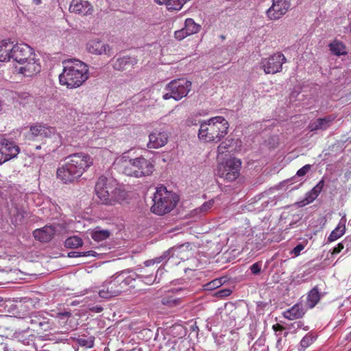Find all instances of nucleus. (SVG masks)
Wrapping results in <instances>:
<instances>
[{"label":"nucleus","instance_id":"nucleus-1","mask_svg":"<svg viewBox=\"0 0 351 351\" xmlns=\"http://www.w3.org/2000/svg\"><path fill=\"white\" fill-rule=\"evenodd\" d=\"M93 165V158L89 154L75 153L69 155L65 164L57 169V177L65 184L72 183Z\"/></svg>","mask_w":351,"mask_h":351},{"label":"nucleus","instance_id":"nucleus-2","mask_svg":"<svg viewBox=\"0 0 351 351\" xmlns=\"http://www.w3.org/2000/svg\"><path fill=\"white\" fill-rule=\"evenodd\" d=\"M64 64L63 71L59 75L60 84L68 88H76L88 79V67L84 62L73 59L65 61Z\"/></svg>","mask_w":351,"mask_h":351},{"label":"nucleus","instance_id":"nucleus-3","mask_svg":"<svg viewBox=\"0 0 351 351\" xmlns=\"http://www.w3.org/2000/svg\"><path fill=\"white\" fill-rule=\"evenodd\" d=\"M95 192L99 203L108 206L115 205L124 199V191L117 187L116 182L101 176L96 182Z\"/></svg>","mask_w":351,"mask_h":351},{"label":"nucleus","instance_id":"nucleus-4","mask_svg":"<svg viewBox=\"0 0 351 351\" xmlns=\"http://www.w3.org/2000/svg\"><path fill=\"white\" fill-rule=\"evenodd\" d=\"M229 124L223 117H212L200 123L198 137L206 143L219 142L228 133Z\"/></svg>","mask_w":351,"mask_h":351},{"label":"nucleus","instance_id":"nucleus-5","mask_svg":"<svg viewBox=\"0 0 351 351\" xmlns=\"http://www.w3.org/2000/svg\"><path fill=\"white\" fill-rule=\"evenodd\" d=\"M36 54L34 49L25 43L13 45L7 40L0 42V62L10 61L19 64Z\"/></svg>","mask_w":351,"mask_h":351},{"label":"nucleus","instance_id":"nucleus-6","mask_svg":"<svg viewBox=\"0 0 351 351\" xmlns=\"http://www.w3.org/2000/svg\"><path fill=\"white\" fill-rule=\"evenodd\" d=\"M154 204L151 207L153 213L163 215L171 212L177 205L178 197L172 191H167L164 186L157 187L153 197Z\"/></svg>","mask_w":351,"mask_h":351},{"label":"nucleus","instance_id":"nucleus-7","mask_svg":"<svg viewBox=\"0 0 351 351\" xmlns=\"http://www.w3.org/2000/svg\"><path fill=\"white\" fill-rule=\"evenodd\" d=\"M154 170V162L143 156L130 159L128 162H125L123 167L124 174L135 178L150 176Z\"/></svg>","mask_w":351,"mask_h":351},{"label":"nucleus","instance_id":"nucleus-8","mask_svg":"<svg viewBox=\"0 0 351 351\" xmlns=\"http://www.w3.org/2000/svg\"><path fill=\"white\" fill-rule=\"evenodd\" d=\"M60 134L54 127L41 123L31 125L25 135L28 141L40 142V145L36 146V149H40L41 145L45 144L47 139L60 138Z\"/></svg>","mask_w":351,"mask_h":351},{"label":"nucleus","instance_id":"nucleus-9","mask_svg":"<svg viewBox=\"0 0 351 351\" xmlns=\"http://www.w3.org/2000/svg\"><path fill=\"white\" fill-rule=\"evenodd\" d=\"M241 161L236 158H230L217 165V174L228 182L234 181L240 176Z\"/></svg>","mask_w":351,"mask_h":351},{"label":"nucleus","instance_id":"nucleus-10","mask_svg":"<svg viewBox=\"0 0 351 351\" xmlns=\"http://www.w3.org/2000/svg\"><path fill=\"white\" fill-rule=\"evenodd\" d=\"M192 83L191 81L184 80H174L171 81L166 88L169 90L163 95L164 99L173 98L176 101L180 100L186 97L191 90Z\"/></svg>","mask_w":351,"mask_h":351},{"label":"nucleus","instance_id":"nucleus-11","mask_svg":"<svg viewBox=\"0 0 351 351\" xmlns=\"http://www.w3.org/2000/svg\"><path fill=\"white\" fill-rule=\"evenodd\" d=\"M41 68V62L36 53L19 64H14L15 71L24 77L36 75L40 72Z\"/></svg>","mask_w":351,"mask_h":351},{"label":"nucleus","instance_id":"nucleus-12","mask_svg":"<svg viewBox=\"0 0 351 351\" xmlns=\"http://www.w3.org/2000/svg\"><path fill=\"white\" fill-rule=\"evenodd\" d=\"M121 282V280L117 278V276L106 280L99 291V297L104 299H110L121 294L123 291Z\"/></svg>","mask_w":351,"mask_h":351},{"label":"nucleus","instance_id":"nucleus-13","mask_svg":"<svg viewBox=\"0 0 351 351\" xmlns=\"http://www.w3.org/2000/svg\"><path fill=\"white\" fill-rule=\"evenodd\" d=\"M286 62L285 56L276 53L268 58L262 60L261 66L266 74H275L282 71V64Z\"/></svg>","mask_w":351,"mask_h":351},{"label":"nucleus","instance_id":"nucleus-14","mask_svg":"<svg viewBox=\"0 0 351 351\" xmlns=\"http://www.w3.org/2000/svg\"><path fill=\"white\" fill-rule=\"evenodd\" d=\"M291 0H272V5L266 11L270 20H277L285 15L291 7Z\"/></svg>","mask_w":351,"mask_h":351},{"label":"nucleus","instance_id":"nucleus-15","mask_svg":"<svg viewBox=\"0 0 351 351\" xmlns=\"http://www.w3.org/2000/svg\"><path fill=\"white\" fill-rule=\"evenodd\" d=\"M20 149L13 141L3 139L0 142V165L16 157Z\"/></svg>","mask_w":351,"mask_h":351},{"label":"nucleus","instance_id":"nucleus-16","mask_svg":"<svg viewBox=\"0 0 351 351\" xmlns=\"http://www.w3.org/2000/svg\"><path fill=\"white\" fill-rule=\"evenodd\" d=\"M169 139L167 132L155 129L149 134V142L147 147L149 149H158L165 146Z\"/></svg>","mask_w":351,"mask_h":351},{"label":"nucleus","instance_id":"nucleus-17","mask_svg":"<svg viewBox=\"0 0 351 351\" xmlns=\"http://www.w3.org/2000/svg\"><path fill=\"white\" fill-rule=\"evenodd\" d=\"M87 51L93 54L111 56V48L99 38L90 40L86 44Z\"/></svg>","mask_w":351,"mask_h":351},{"label":"nucleus","instance_id":"nucleus-18","mask_svg":"<svg viewBox=\"0 0 351 351\" xmlns=\"http://www.w3.org/2000/svg\"><path fill=\"white\" fill-rule=\"evenodd\" d=\"M69 10L72 13L86 16L92 14L93 7L86 1L72 0L69 5Z\"/></svg>","mask_w":351,"mask_h":351},{"label":"nucleus","instance_id":"nucleus-19","mask_svg":"<svg viewBox=\"0 0 351 351\" xmlns=\"http://www.w3.org/2000/svg\"><path fill=\"white\" fill-rule=\"evenodd\" d=\"M56 231L54 226H45L42 228L35 230L33 232V236L35 239L40 242L47 243L53 239Z\"/></svg>","mask_w":351,"mask_h":351},{"label":"nucleus","instance_id":"nucleus-20","mask_svg":"<svg viewBox=\"0 0 351 351\" xmlns=\"http://www.w3.org/2000/svg\"><path fill=\"white\" fill-rule=\"evenodd\" d=\"M335 118L336 117L333 114H330L323 118H319L314 121H311L308 124V128L311 132L319 130H326L331 125Z\"/></svg>","mask_w":351,"mask_h":351},{"label":"nucleus","instance_id":"nucleus-21","mask_svg":"<svg viewBox=\"0 0 351 351\" xmlns=\"http://www.w3.org/2000/svg\"><path fill=\"white\" fill-rule=\"evenodd\" d=\"M239 143L238 139L230 137L226 138L217 147V155L236 152L239 147Z\"/></svg>","mask_w":351,"mask_h":351},{"label":"nucleus","instance_id":"nucleus-22","mask_svg":"<svg viewBox=\"0 0 351 351\" xmlns=\"http://www.w3.org/2000/svg\"><path fill=\"white\" fill-rule=\"evenodd\" d=\"M138 63V60L132 56L119 58L114 63V68L119 71L130 70Z\"/></svg>","mask_w":351,"mask_h":351},{"label":"nucleus","instance_id":"nucleus-23","mask_svg":"<svg viewBox=\"0 0 351 351\" xmlns=\"http://www.w3.org/2000/svg\"><path fill=\"white\" fill-rule=\"evenodd\" d=\"M306 313V310L302 303H296L291 308L285 311L282 316L289 320H295L302 318Z\"/></svg>","mask_w":351,"mask_h":351},{"label":"nucleus","instance_id":"nucleus-24","mask_svg":"<svg viewBox=\"0 0 351 351\" xmlns=\"http://www.w3.org/2000/svg\"><path fill=\"white\" fill-rule=\"evenodd\" d=\"M324 179H322L315 186L306 193L305 198L302 202L303 205H306L313 202L319 196L324 188Z\"/></svg>","mask_w":351,"mask_h":351},{"label":"nucleus","instance_id":"nucleus-25","mask_svg":"<svg viewBox=\"0 0 351 351\" xmlns=\"http://www.w3.org/2000/svg\"><path fill=\"white\" fill-rule=\"evenodd\" d=\"M190 0H155L158 5H165L169 11H179Z\"/></svg>","mask_w":351,"mask_h":351},{"label":"nucleus","instance_id":"nucleus-26","mask_svg":"<svg viewBox=\"0 0 351 351\" xmlns=\"http://www.w3.org/2000/svg\"><path fill=\"white\" fill-rule=\"evenodd\" d=\"M346 220L341 219L337 226L333 230L328 237V242H333L341 237L346 232Z\"/></svg>","mask_w":351,"mask_h":351},{"label":"nucleus","instance_id":"nucleus-27","mask_svg":"<svg viewBox=\"0 0 351 351\" xmlns=\"http://www.w3.org/2000/svg\"><path fill=\"white\" fill-rule=\"evenodd\" d=\"M328 47L331 53L337 56H345L348 53L346 46L340 40H333Z\"/></svg>","mask_w":351,"mask_h":351},{"label":"nucleus","instance_id":"nucleus-28","mask_svg":"<svg viewBox=\"0 0 351 351\" xmlns=\"http://www.w3.org/2000/svg\"><path fill=\"white\" fill-rule=\"evenodd\" d=\"M321 295L317 287H313L307 295L306 304L309 308H313L319 302Z\"/></svg>","mask_w":351,"mask_h":351},{"label":"nucleus","instance_id":"nucleus-29","mask_svg":"<svg viewBox=\"0 0 351 351\" xmlns=\"http://www.w3.org/2000/svg\"><path fill=\"white\" fill-rule=\"evenodd\" d=\"M185 31L190 35L197 33L201 26L196 23L193 19L188 18L185 20L184 23Z\"/></svg>","mask_w":351,"mask_h":351},{"label":"nucleus","instance_id":"nucleus-30","mask_svg":"<svg viewBox=\"0 0 351 351\" xmlns=\"http://www.w3.org/2000/svg\"><path fill=\"white\" fill-rule=\"evenodd\" d=\"M161 303L164 306L171 308L180 305L182 303V300L180 298L173 295H165L162 298Z\"/></svg>","mask_w":351,"mask_h":351},{"label":"nucleus","instance_id":"nucleus-31","mask_svg":"<svg viewBox=\"0 0 351 351\" xmlns=\"http://www.w3.org/2000/svg\"><path fill=\"white\" fill-rule=\"evenodd\" d=\"M82 239L77 236L67 238L64 241V245L67 248H77L82 246Z\"/></svg>","mask_w":351,"mask_h":351},{"label":"nucleus","instance_id":"nucleus-32","mask_svg":"<svg viewBox=\"0 0 351 351\" xmlns=\"http://www.w3.org/2000/svg\"><path fill=\"white\" fill-rule=\"evenodd\" d=\"M110 235L108 230H95L91 234V237L96 241H101L108 239Z\"/></svg>","mask_w":351,"mask_h":351},{"label":"nucleus","instance_id":"nucleus-33","mask_svg":"<svg viewBox=\"0 0 351 351\" xmlns=\"http://www.w3.org/2000/svg\"><path fill=\"white\" fill-rule=\"evenodd\" d=\"M315 340V336L310 332L307 333L300 341V345L302 350H306L308 347L312 345Z\"/></svg>","mask_w":351,"mask_h":351},{"label":"nucleus","instance_id":"nucleus-34","mask_svg":"<svg viewBox=\"0 0 351 351\" xmlns=\"http://www.w3.org/2000/svg\"><path fill=\"white\" fill-rule=\"evenodd\" d=\"M117 277V278H120L121 280V286L123 291L127 286H130V287H134V285L133 282L134 281H135V278L133 276H128L124 278L123 275H119Z\"/></svg>","mask_w":351,"mask_h":351},{"label":"nucleus","instance_id":"nucleus-35","mask_svg":"<svg viewBox=\"0 0 351 351\" xmlns=\"http://www.w3.org/2000/svg\"><path fill=\"white\" fill-rule=\"evenodd\" d=\"M97 252L93 250H89L86 252H70L68 253V257L70 258H78V257H84V256H96Z\"/></svg>","mask_w":351,"mask_h":351},{"label":"nucleus","instance_id":"nucleus-36","mask_svg":"<svg viewBox=\"0 0 351 351\" xmlns=\"http://www.w3.org/2000/svg\"><path fill=\"white\" fill-rule=\"evenodd\" d=\"M223 282L222 278H216L204 285V289L212 291L219 288L223 285Z\"/></svg>","mask_w":351,"mask_h":351},{"label":"nucleus","instance_id":"nucleus-37","mask_svg":"<svg viewBox=\"0 0 351 351\" xmlns=\"http://www.w3.org/2000/svg\"><path fill=\"white\" fill-rule=\"evenodd\" d=\"M77 343L81 346H86V348H91L94 346V338L90 337L86 339L85 337H79L77 339Z\"/></svg>","mask_w":351,"mask_h":351},{"label":"nucleus","instance_id":"nucleus-38","mask_svg":"<svg viewBox=\"0 0 351 351\" xmlns=\"http://www.w3.org/2000/svg\"><path fill=\"white\" fill-rule=\"evenodd\" d=\"M232 290L230 289H222L215 292L213 295L219 299H224L232 293Z\"/></svg>","mask_w":351,"mask_h":351},{"label":"nucleus","instance_id":"nucleus-39","mask_svg":"<svg viewBox=\"0 0 351 351\" xmlns=\"http://www.w3.org/2000/svg\"><path fill=\"white\" fill-rule=\"evenodd\" d=\"M304 326V323L301 321L295 322L288 325V329L290 330L291 333H296L298 330L302 328Z\"/></svg>","mask_w":351,"mask_h":351},{"label":"nucleus","instance_id":"nucleus-40","mask_svg":"<svg viewBox=\"0 0 351 351\" xmlns=\"http://www.w3.org/2000/svg\"><path fill=\"white\" fill-rule=\"evenodd\" d=\"M71 316V313L69 311H65L63 313H59L57 315V318L60 324H65L69 318Z\"/></svg>","mask_w":351,"mask_h":351},{"label":"nucleus","instance_id":"nucleus-41","mask_svg":"<svg viewBox=\"0 0 351 351\" xmlns=\"http://www.w3.org/2000/svg\"><path fill=\"white\" fill-rule=\"evenodd\" d=\"M188 36L189 34L185 31L184 27L174 32V37L178 40H182Z\"/></svg>","mask_w":351,"mask_h":351},{"label":"nucleus","instance_id":"nucleus-42","mask_svg":"<svg viewBox=\"0 0 351 351\" xmlns=\"http://www.w3.org/2000/svg\"><path fill=\"white\" fill-rule=\"evenodd\" d=\"M214 203L213 199H210L208 202H204L199 208L200 211L204 213L208 211L213 206Z\"/></svg>","mask_w":351,"mask_h":351},{"label":"nucleus","instance_id":"nucleus-43","mask_svg":"<svg viewBox=\"0 0 351 351\" xmlns=\"http://www.w3.org/2000/svg\"><path fill=\"white\" fill-rule=\"evenodd\" d=\"M311 165H305L302 168L298 170L296 172V176L298 177H302L304 176L311 169Z\"/></svg>","mask_w":351,"mask_h":351},{"label":"nucleus","instance_id":"nucleus-44","mask_svg":"<svg viewBox=\"0 0 351 351\" xmlns=\"http://www.w3.org/2000/svg\"><path fill=\"white\" fill-rule=\"evenodd\" d=\"M262 263L261 262H256L250 266L251 272L254 274H258L261 271Z\"/></svg>","mask_w":351,"mask_h":351},{"label":"nucleus","instance_id":"nucleus-45","mask_svg":"<svg viewBox=\"0 0 351 351\" xmlns=\"http://www.w3.org/2000/svg\"><path fill=\"white\" fill-rule=\"evenodd\" d=\"M304 248V246L302 244H298L293 249L291 253L293 254L295 256H298L300 255V252L303 250Z\"/></svg>","mask_w":351,"mask_h":351},{"label":"nucleus","instance_id":"nucleus-46","mask_svg":"<svg viewBox=\"0 0 351 351\" xmlns=\"http://www.w3.org/2000/svg\"><path fill=\"white\" fill-rule=\"evenodd\" d=\"M156 276H155L153 278V276L152 275H149V276H145L143 281L147 285H152L156 282Z\"/></svg>","mask_w":351,"mask_h":351},{"label":"nucleus","instance_id":"nucleus-47","mask_svg":"<svg viewBox=\"0 0 351 351\" xmlns=\"http://www.w3.org/2000/svg\"><path fill=\"white\" fill-rule=\"evenodd\" d=\"M344 248V245L342 243H339L337 245L333 248L332 254H337L341 252V250Z\"/></svg>","mask_w":351,"mask_h":351},{"label":"nucleus","instance_id":"nucleus-48","mask_svg":"<svg viewBox=\"0 0 351 351\" xmlns=\"http://www.w3.org/2000/svg\"><path fill=\"white\" fill-rule=\"evenodd\" d=\"M272 329L276 332L278 331H282L285 329V327L280 325V324H276L272 326Z\"/></svg>","mask_w":351,"mask_h":351},{"label":"nucleus","instance_id":"nucleus-49","mask_svg":"<svg viewBox=\"0 0 351 351\" xmlns=\"http://www.w3.org/2000/svg\"><path fill=\"white\" fill-rule=\"evenodd\" d=\"M31 2L34 5H39L42 3V0H31Z\"/></svg>","mask_w":351,"mask_h":351},{"label":"nucleus","instance_id":"nucleus-50","mask_svg":"<svg viewBox=\"0 0 351 351\" xmlns=\"http://www.w3.org/2000/svg\"><path fill=\"white\" fill-rule=\"evenodd\" d=\"M102 310H103V308L101 307V306H97L96 307V312H97V313L101 312Z\"/></svg>","mask_w":351,"mask_h":351},{"label":"nucleus","instance_id":"nucleus-51","mask_svg":"<svg viewBox=\"0 0 351 351\" xmlns=\"http://www.w3.org/2000/svg\"><path fill=\"white\" fill-rule=\"evenodd\" d=\"M282 340V337H279V338L278 339V340H277V343H276L277 346H278L279 345H280V344H281Z\"/></svg>","mask_w":351,"mask_h":351},{"label":"nucleus","instance_id":"nucleus-52","mask_svg":"<svg viewBox=\"0 0 351 351\" xmlns=\"http://www.w3.org/2000/svg\"><path fill=\"white\" fill-rule=\"evenodd\" d=\"M220 38H221L222 40H225V39H226V36H224V35H221V36H220Z\"/></svg>","mask_w":351,"mask_h":351},{"label":"nucleus","instance_id":"nucleus-53","mask_svg":"<svg viewBox=\"0 0 351 351\" xmlns=\"http://www.w3.org/2000/svg\"><path fill=\"white\" fill-rule=\"evenodd\" d=\"M288 335H289V332H284V337H287L288 336Z\"/></svg>","mask_w":351,"mask_h":351},{"label":"nucleus","instance_id":"nucleus-54","mask_svg":"<svg viewBox=\"0 0 351 351\" xmlns=\"http://www.w3.org/2000/svg\"><path fill=\"white\" fill-rule=\"evenodd\" d=\"M3 301V299L1 297H0V302H1Z\"/></svg>","mask_w":351,"mask_h":351},{"label":"nucleus","instance_id":"nucleus-55","mask_svg":"<svg viewBox=\"0 0 351 351\" xmlns=\"http://www.w3.org/2000/svg\"><path fill=\"white\" fill-rule=\"evenodd\" d=\"M39 325H40V326H43V323H42V322H40V323H39Z\"/></svg>","mask_w":351,"mask_h":351}]
</instances>
